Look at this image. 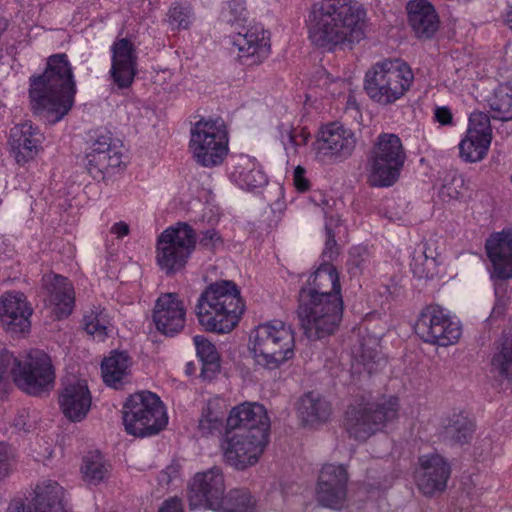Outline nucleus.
Wrapping results in <instances>:
<instances>
[{
    "label": "nucleus",
    "instance_id": "obj_32",
    "mask_svg": "<svg viewBox=\"0 0 512 512\" xmlns=\"http://www.w3.org/2000/svg\"><path fill=\"white\" fill-rule=\"evenodd\" d=\"M131 359L126 352L114 351L101 364L104 382L114 388H120L129 382Z\"/></svg>",
    "mask_w": 512,
    "mask_h": 512
},
{
    "label": "nucleus",
    "instance_id": "obj_36",
    "mask_svg": "<svg viewBox=\"0 0 512 512\" xmlns=\"http://www.w3.org/2000/svg\"><path fill=\"white\" fill-rule=\"evenodd\" d=\"M492 118L503 122L512 120V82L499 85L488 100Z\"/></svg>",
    "mask_w": 512,
    "mask_h": 512
},
{
    "label": "nucleus",
    "instance_id": "obj_20",
    "mask_svg": "<svg viewBox=\"0 0 512 512\" xmlns=\"http://www.w3.org/2000/svg\"><path fill=\"white\" fill-rule=\"evenodd\" d=\"M92 397L84 380L67 377L62 382L59 396L60 408L70 421H81L88 414Z\"/></svg>",
    "mask_w": 512,
    "mask_h": 512
},
{
    "label": "nucleus",
    "instance_id": "obj_46",
    "mask_svg": "<svg viewBox=\"0 0 512 512\" xmlns=\"http://www.w3.org/2000/svg\"><path fill=\"white\" fill-rule=\"evenodd\" d=\"M221 424L222 416L218 412L213 411L210 406L203 409L198 424L199 431L202 435H209L219 430Z\"/></svg>",
    "mask_w": 512,
    "mask_h": 512
},
{
    "label": "nucleus",
    "instance_id": "obj_49",
    "mask_svg": "<svg viewBox=\"0 0 512 512\" xmlns=\"http://www.w3.org/2000/svg\"><path fill=\"white\" fill-rule=\"evenodd\" d=\"M100 151H119L116 146L112 145L110 133H102L93 141L88 153H98Z\"/></svg>",
    "mask_w": 512,
    "mask_h": 512
},
{
    "label": "nucleus",
    "instance_id": "obj_15",
    "mask_svg": "<svg viewBox=\"0 0 512 512\" xmlns=\"http://www.w3.org/2000/svg\"><path fill=\"white\" fill-rule=\"evenodd\" d=\"M267 444L268 438L258 431L230 432L222 445L224 461L236 470H245L259 461Z\"/></svg>",
    "mask_w": 512,
    "mask_h": 512
},
{
    "label": "nucleus",
    "instance_id": "obj_59",
    "mask_svg": "<svg viewBox=\"0 0 512 512\" xmlns=\"http://www.w3.org/2000/svg\"><path fill=\"white\" fill-rule=\"evenodd\" d=\"M506 21H507V24L509 25L510 29L512 30V6L510 7L509 11L507 12Z\"/></svg>",
    "mask_w": 512,
    "mask_h": 512
},
{
    "label": "nucleus",
    "instance_id": "obj_34",
    "mask_svg": "<svg viewBox=\"0 0 512 512\" xmlns=\"http://www.w3.org/2000/svg\"><path fill=\"white\" fill-rule=\"evenodd\" d=\"M491 364L499 377L512 382V329L503 332Z\"/></svg>",
    "mask_w": 512,
    "mask_h": 512
},
{
    "label": "nucleus",
    "instance_id": "obj_40",
    "mask_svg": "<svg viewBox=\"0 0 512 512\" xmlns=\"http://www.w3.org/2000/svg\"><path fill=\"white\" fill-rule=\"evenodd\" d=\"M472 422L463 415H453L444 427V437L456 443L468 442L473 433Z\"/></svg>",
    "mask_w": 512,
    "mask_h": 512
},
{
    "label": "nucleus",
    "instance_id": "obj_41",
    "mask_svg": "<svg viewBox=\"0 0 512 512\" xmlns=\"http://www.w3.org/2000/svg\"><path fill=\"white\" fill-rule=\"evenodd\" d=\"M490 143L488 138H474L466 134L459 144L460 156L468 162L480 161L486 155Z\"/></svg>",
    "mask_w": 512,
    "mask_h": 512
},
{
    "label": "nucleus",
    "instance_id": "obj_61",
    "mask_svg": "<svg viewBox=\"0 0 512 512\" xmlns=\"http://www.w3.org/2000/svg\"><path fill=\"white\" fill-rule=\"evenodd\" d=\"M257 174H259V175H260V178H261L260 185H261L262 183H266V179L264 178V176H263V175H261V173H260V172H257Z\"/></svg>",
    "mask_w": 512,
    "mask_h": 512
},
{
    "label": "nucleus",
    "instance_id": "obj_13",
    "mask_svg": "<svg viewBox=\"0 0 512 512\" xmlns=\"http://www.w3.org/2000/svg\"><path fill=\"white\" fill-rule=\"evenodd\" d=\"M415 332L426 343L448 347L459 341L462 327L442 307L431 305L421 311Z\"/></svg>",
    "mask_w": 512,
    "mask_h": 512
},
{
    "label": "nucleus",
    "instance_id": "obj_7",
    "mask_svg": "<svg viewBox=\"0 0 512 512\" xmlns=\"http://www.w3.org/2000/svg\"><path fill=\"white\" fill-rule=\"evenodd\" d=\"M298 302L300 325L309 340L325 338L338 329L344 307L342 297L299 295Z\"/></svg>",
    "mask_w": 512,
    "mask_h": 512
},
{
    "label": "nucleus",
    "instance_id": "obj_37",
    "mask_svg": "<svg viewBox=\"0 0 512 512\" xmlns=\"http://www.w3.org/2000/svg\"><path fill=\"white\" fill-rule=\"evenodd\" d=\"M81 473L86 483L97 485L107 476L108 465L99 452H90L83 457Z\"/></svg>",
    "mask_w": 512,
    "mask_h": 512
},
{
    "label": "nucleus",
    "instance_id": "obj_44",
    "mask_svg": "<svg viewBox=\"0 0 512 512\" xmlns=\"http://www.w3.org/2000/svg\"><path fill=\"white\" fill-rule=\"evenodd\" d=\"M467 134L474 138H488L489 142H491L492 128L489 116L483 112L472 113L469 119Z\"/></svg>",
    "mask_w": 512,
    "mask_h": 512
},
{
    "label": "nucleus",
    "instance_id": "obj_6",
    "mask_svg": "<svg viewBox=\"0 0 512 512\" xmlns=\"http://www.w3.org/2000/svg\"><path fill=\"white\" fill-rule=\"evenodd\" d=\"M8 368L16 385L31 395H39L54 383L51 359L40 350H32L21 358L9 352L0 355V378Z\"/></svg>",
    "mask_w": 512,
    "mask_h": 512
},
{
    "label": "nucleus",
    "instance_id": "obj_1",
    "mask_svg": "<svg viewBox=\"0 0 512 512\" xmlns=\"http://www.w3.org/2000/svg\"><path fill=\"white\" fill-rule=\"evenodd\" d=\"M365 11L353 0H323L313 6L308 32L313 45L329 50L364 37Z\"/></svg>",
    "mask_w": 512,
    "mask_h": 512
},
{
    "label": "nucleus",
    "instance_id": "obj_16",
    "mask_svg": "<svg viewBox=\"0 0 512 512\" xmlns=\"http://www.w3.org/2000/svg\"><path fill=\"white\" fill-rule=\"evenodd\" d=\"M348 472L344 465H323L318 476L316 496L328 508L340 509L347 497Z\"/></svg>",
    "mask_w": 512,
    "mask_h": 512
},
{
    "label": "nucleus",
    "instance_id": "obj_11",
    "mask_svg": "<svg viewBox=\"0 0 512 512\" xmlns=\"http://www.w3.org/2000/svg\"><path fill=\"white\" fill-rule=\"evenodd\" d=\"M189 150L203 167L220 165L228 154V137L224 124L218 120H199L191 128Z\"/></svg>",
    "mask_w": 512,
    "mask_h": 512
},
{
    "label": "nucleus",
    "instance_id": "obj_52",
    "mask_svg": "<svg viewBox=\"0 0 512 512\" xmlns=\"http://www.w3.org/2000/svg\"><path fill=\"white\" fill-rule=\"evenodd\" d=\"M327 240L325 243V248L323 250V259L324 262L330 263L334 259V257L338 254L337 243L332 234L331 230L327 228Z\"/></svg>",
    "mask_w": 512,
    "mask_h": 512
},
{
    "label": "nucleus",
    "instance_id": "obj_2",
    "mask_svg": "<svg viewBox=\"0 0 512 512\" xmlns=\"http://www.w3.org/2000/svg\"><path fill=\"white\" fill-rule=\"evenodd\" d=\"M75 93L76 85L67 56L52 55L44 73L31 79V108L44 121L54 124L70 111Z\"/></svg>",
    "mask_w": 512,
    "mask_h": 512
},
{
    "label": "nucleus",
    "instance_id": "obj_38",
    "mask_svg": "<svg viewBox=\"0 0 512 512\" xmlns=\"http://www.w3.org/2000/svg\"><path fill=\"white\" fill-rule=\"evenodd\" d=\"M256 501L244 488L232 489L220 505V512H255Z\"/></svg>",
    "mask_w": 512,
    "mask_h": 512
},
{
    "label": "nucleus",
    "instance_id": "obj_22",
    "mask_svg": "<svg viewBox=\"0 0 512 512\" xmlns=\"http://www.w3.org/2000/svg\"><path fill=\"white\" fill-rule=\"evenodd\" d=\"M416 481L419 490L425 495L442 492L450 477V466L439 454H427L419 458Z\"/></svg>",
    "mask_w": 512,
    "mask_h": 512
},
{
    "label": "nucleus",
    "instance_id": "obj_57",
    "mask_svg": "<svg viewBox=\"0 0 512 512\" xmlns=\"http://www.w3.org/2000/svg\"><path fill=\"white\" fill-rule=\"evenodd\" d=\"M435 118L440 124L447 125L452 122V113L446 107H439L435 110Z\"/></svg>",
    "mask_w": 512,
    "mask_h": 512
},
{
    "label": "nucleus",
    "instance_id": "obj_54",
    "mask_svg": "<svg viewBox=\"0 0 512 512\" xmlns=\"http://www.w3.org/2000/svg\"><path fill=\"white\" fill-rule=\"evenodd\" d=\"M218 243L220 236L213 229L205 231L200 239V244L208 249H214Z\"/></svg>",
    "mask_w": 512,
    "mask_h": 512
},
{
    "label": "nucleus",
    "instance_id": "obj_42",
    "mask_svg": "<svg viewBox=\"0 0 512 512\" xmlns=\"http://www.w3.org/2000/svg\"><path fill=\"white\" fill-rule=\"evenodd\" d=\"M465 181L461 175L448 173L439 189V198L446 203L457 201L463 197Z\"/></svg>",
    "mask_w": 512,
    "mask_h": 512
},
{
    "label": "nucleus",
    "instance_id": "obj_27",
    "mask_svg": "<svg viewBox=\"0 0 512 512\" xmlns=\"http://www.w3.org/2000/svg\"><path fill=\"white\" fill-rule=\"evenodd\" d=\"M299 295L327 297L334 295L342 297L339 274L336 268L327 262L322 263L308 278L301 288Z\"/></svg>",
    "mask_w": 512,
    "mask_h": 512
},
{
    "label": "nucleus",
    "instance_id": "obj_10",
    "mask_svg": "<svg viewBox=\"0 0 512 512\" xmlns=\"http://www.w3.org/2000/svg\"><path fill=\"white\" fill-rule=\"evenodd\" d=\"M196 233L186 223L165 229L156 244V263L167 276L182 271L195 249Z\"/></svg>",
    "mask_w": 512,
    "mask_h": 512
},
{
    "label": "nucleus",
    "instance_id": "obj_33",
    "mask_svg": "<svg viewBox=\"0 0 512 512\" xmlns=\"http://www.w3.org/2000/svg\"><path fill=\"white\" fill-rule=\"evenodd\" d=\"M371 342V339L365 340L354 353L353 374L361 376L365 372L369 376L386 365V361L379 357L375 342L373 341V346H371Z\"/></svg>",
    "mask_w": 512,
    "mask_h": 512
},
{
    "label": "nucleus",
    "instance_id": "obj_23",
    "mask_svg": "<svg viewBox=\"0 0 512 512\" xmlns=\"http://www.w3.org/2000/svg\"><path fill=\"white\" fill-rule=\"evenodd\" d=\"M137 55L134 45L127 39H120L112 46V67L110 75L119 89L129 88L137 73Z\"/></svg>",
    "mask_w": 512,
    "mask_h": 512
},
{
    "label": "nucleus",
    "instance_id": "obj_12",
    "mask_svg": "<svg viewBox=\"0 0 512 512\" xmlns=\"http://www.w3.org/2000/svg\"><path fill=\"white\" fill-rule=\"evenodd\" d=\"M398 399L390 397L380 404L349 407L345 418V429L350 437L365 441L379 431L386 422L397 417Z\"/></svg>",
    "mask_w": 512,
    "mask_h": 512
},
{
    "label": "nucleus",
    "instance_id": "obj_30",
    "mask_svg": "<svg viewBox=\"0 0 512 512\" xmlns=\"http://www.w3.org/2000/svg\"><path fill=\"white\" fill-rule=\"evenodd\" d=\"M355 144L356 139L350 130L337 123H332L322 130L318 149L324 153L348 156L352 153Z\"/></svg>",
    "mask_w": 512,
    "mask_h": 512
},
{
    "label": "nucleus",
    "instance_id": "obj_18",
    "mask_svg": "<svg viewBox=\"0 0 512 512\" xmlns=\"http://www.w3.org/2000/svg\"><path fill=\"white\" fill-rule=\"evenodd\" d=\"M152 317L159 332L173 336L185 326L186 307L177 293H162L155 302Z\"/></svg>",
    "mask_w": 512,
    "mask_h": 512
},
{
    "label": "nucleus",
    "instance_id": "obj_45",
    "mask_svg": "<svg viewBox=\"0 0 512 512\" xmlns=\"http://www.w3.org/2000/svg\"><path fill=\"white\" fill-rule=\"evenodd\" d=\"M413 274L419 279H432L438 273L436 258L428 256L426 250L414 258L412 264Z\"/></svg>",
    "mask_w": 512,
    "mask_h": 512
},
{
    "label": "nucleus",
    "instance_id": "obj_25",
    "mask_svg": "<svg viewBox=\"0 0 512 512\" xmlns=\"http://www.w3.org/2000/svg\"><path fill=\"white\" fill-rule=\"evenodd\" d=\"M488 257L493 265L492 278L505 280L512 277V230H503L486 241Z\"/></svg>",
    "mask_w": 512,
    "mask_h": 512
},
{
    "label": "nucleus",
    "instance_id": "obj_19",
    "mask_svg": "<svg viewBox=\"0 0 512 512\" xmlns=\"http://www.w3.org/2000/svg\"><path fill=\"white\" fill-rule=\"evenodd\" d=\"M32 308L21 292H5L0 296V322L11 334L28 332Z\"/></svg>",
    "mask_w": 512,
    "mask_h": 512
},
{
    "label": "nucleus",
    "instance_id": "obj_39",
    "mask_svg": "<svg viewBox=\"0 0 512 512\" xmlns=\"http://www.w3.org/2000/svg\"><path fill=\"white\" fill-rule=\"evenodd\" d=\"M87 169L94 177L95 173H104L109 168H116L122 164V153L120 151H100L98 153H87Z\"/></svg>",
    "mask_w": 512,
    "mask_h": 512
},
{
    "label": "nucleus",
    "instance_id": "obj_5",
    "mask_svg": "<svg viewBox=\"0 0 512 512\" xmlns=\"http://www.w3.org/2000/svg\"><path fill=\"white\" fill-rule=\"evenodd\" d=\"M250 345L255 363L266 369H277L294 356L293 331L279 320L256 327L250 334Z\"/></svg>",
    "mask_w": 512,
    "mask_h": 512
},
{
    "label": "nucleus",
    "instance_id": "obj_55",
    "mask_svg": "<svg viewBox=\"0 0 512 512\" xmlns=\"http://www.w3.org/2000/svg\"><path fill=\"white\" fill-rule=\"evenodd\" d=\"M158 512H184L182 500L177 497L167 499L162 503Z\"/></svg>",
    "mask_w": 512,
    "mask_h": 512
},
{
    "label": "nucleus",
    "instance_id": "obj_35",
    "mask_svg": "<svg viewBox=\"0 0 512 512\" xmlns=\"http://www.w3.org/2000/svg\"><path fill=\"white\" fill-rule=\"evenodd\" d=\"M197 355L202 362L201 376L211 380L219 372L220 357L215 346L203 336H195Z\"/></svg>",
    "mask_w": 512,
    "mask_h": 512
},
{
    "label": "nucleus",
    "instance_id": "obj_48",
    "mask_svg": "<svg viewBox=\"0 0 512 512\" xmlns=\"http://www.w3.org/2000/svg\"><path fill=\"white\" fill-rule=\"evenodd\" d=\"M14 457L12 448L0 442V481L9 477L13 472Z\"/></svg>",
    "mask_w": 512,
    "mask_h": 512
},
{
    "label": "nucleus",
    "instance_id": "obj_43",
    "mask_svg": "<svg viewBox=\"0 0 512 512\" xmlns=\"http://www.w3.org/2000/svg\"><path fill=\"white\" fill-rule=\"evenodd\" d=\"M84 321L87 333L98 340H103L108 335L109 321L104 309L99 312H91L85 316Z\"/></svg>",
    "mask_w": 512,
    "mask_h": 512
},
{
    "label": "nucleus",
    "instance_id": "obj_53",
    "mask_svg": "<svg viewBox=\"0 0 512 512\" xmlns=\"http://www.w3.org/2000/svg\"><path fill=\"white\" fill-rule=\"evenodd\" d=\"M294 185L300 192H304L309 189V181L305 177L304 168L301 166H297L294 170Z\"/></svg>",
    "mask_w": 512,
    "mask_h": 512
},
{
    "label": "nucleus",
    "instance_id": "obj_21",
    "mask_svg": "<svg viewBox=\"0 0 512 512\" xmlns=\"http://www.w3.org/2000/svg\"><path fill=\"white\" fill-rule=\"evenodd\" d=\"M227 427L233 431L248 432L249 434L258 431L263 437L268 438L270 418L262 404L244 402L230 411Z\"/></svg>",
    "mask_w": 512,
    "mask_h": 512
},
{
    "label": "nucleus",
    "instance_id": "obj_58",
    "mask_svg": "<svg viewBox=\"0 0 512 512\" xmlns=\"http://www.w3.org/2000/svg\"><path fill=\"white\" fill-rule=\"evenodd\" d=\"M110 232L117 238L127 236L130 232V227L126 222L120 221L112 225Z\"/></svg>",
    "mask_w": 512,
    "mask_h": 512
},
{
    "label": "nucleus",
    "instance_id": "obj_62",
    "mask_svg": "<svg viewBox=\"0 0 512 512\" xmlns=\"http://www.w3.org/2000/svg\"><path fill=\"white\" fill-rule=\"evenodd\" d=\"M507 53H509V54L512 56V44H510V45L508 46V51H507Z\"/></svg>",
    "mask_w": 512,
    "mask_h": 512
},
{
    "label": "nucleus",
    "instance_id": "obj_3",
    "mask_svg": "<svg viewBox=\"0 0 512 512\" xmlns=\"http://www.w3.org/2000/svg\"><path fill=\"white\" fill-rule=\"evenodd\" d=\"M244 311L240 291L232 281L210 284L198 298L195 312L198 321L208 331L230 332Z\"/></svg>",
    "mask_w": 512,
    "mask_h": 512
},
{
    "label": "nucleus",
    "instance_id": "obj_29",
    "mask_svg": "<svg viewBox=\"0 0 512 512\" xmlns=\"http://www.w3.org/2000/svg\"><path fill=\"white\" fill-rule=\"evenodd\" d=\"M40 140L37 129L25 122L13 127L10 131L9 144L17 163H26L38 152Z\"/></svg>",
    "mask_w": 512,
    "mask_h": 512
},
{
    "label": "nucleus",
    "instance_id": "obj_4",
    "mask_svg": "<svg viewBox=\"0 0 512 512\" xmlns=\"http://www.w3.org/2000/svg\"><path fill=\"white\" fill-rule=\"evenodd\" d=\"M414 79L411 68L400 59H385L371 66L365 74L364 89L379 105H391L410 89Z\"/></svg>",
    "mask_w": 512,
    "mask_h": 512
},
{
    "label": "nucleus",
    "instance_id": "obj_51",
    "mask_svg": "<svg viewBox=\"0 0 512 512\" xmlns=\"http://www.w3.org/2000/svg\"><path fill=\"white\" fill-rule=\"evenodd\" d=\"M229 13L235 22H245L247 20V10L243 0H232L229 3Z\"/></svg>",
    "mask_w": 512,
    "mask_h": 512
},
{
    "label": "nucleus",
    "instance_id": "obj_8",
    "mask_svg": "<svg viewBox=\"0 0 512 512\" xmlns=\"http://www.w3.org/2000/svg\"><path fill=\"white\" fill-rule=\"evenodd\" d=\"M406 159L401 139L393 133H382L374 141L368 155L369 181L374 186L393 185Z\"/></svg>",
    "mask_w": 512,
    "mask_h": 512
},
{
    "label": "nucleus",
    "instance_id": "obj_9",
    "mask_svg": "<svg viewBox=\"0 0 512 512\" xmlns=\"http://www.w3.org/2000/svg\"><path fill=\"white\" fill-rule=\"evenodd\" d=\"M123 422L127 433L144 437L164 429L168 418L160 398L145 391L131 395L126 401Z\"/></svg>",
    "mask_w": 512,
    "mask_h": 512
},
{
    "label": "nucleus",
    "instance_id": "obj_28",
    "mask_svg": "<svg viewBox=\"0 0 512 512\" xmlns=\"http://www.w3.org/2000/svg\"><path fill=\"white\" fill-rule=\"evenodd\" d=\"M409 23L418 38H431L438 31L440 20L432 4L414 0L407 5Z\"/></svg>",
    "mask_w": 512,
    "mask_h": 512
},
{
    "label": "nucleus",
    "instance_id": "obj_50",
    "mask_svg": "<svg viewBox=\"0 0 512 512\" xmlns=\"http://www.w3.org/2000/svg\"><path fill=\"white\" fill-rule=\"evenodd\" d=\"M180 465L178 463H172L167 466L165 470L161 471L158 480L161 485H169L172 481L176 480L180 476Z\"/></svg>",
    "mask_w": 512,
    "mask_h": 512
},
{
    "label": "nucleus",
    "instance_id": "obj_14",
    "mask_svg": "<svg viewBox=\"0 0 512 512\" xmlns=\"http://www.w3.org/2000/svg\"><path fill=\"white\" fill-rule=\"evenodd\" d=\"M225 490V477L220 467L214 466L196 473L188 485L187 498L190 509L218 510L225 501Z\"/></svg>",
    "mask_w": 512,
    "mask_h": 512
},
{
    "label": "nucleus",
    "instance_id": "obj_56",
    "mask_svg": "<svg viewBox=\"0 0 512 512\" xmlns=\"http://www.w3.org/2000/svg\"><path fill=\"white\" fill-rule=\"evenodd\" d=\"M289 142L294 146L304 145L308 139V134L304 131L296 133V130L290 129L286 131Z\"/></svg>",
    "mask_w": 512,
    "mask_h": 512
},
{
    "label": "nucleus",
    "instance_id": "obj_17",
    "mask_svg": "<svg viewBox=\"0 0 512 512\" xmlns=\"http://www.w3.org/2000/svg\"><path fill=\"white\" fill-rule=\"evenodd\" d=\"M32 501L25 505L19 500L10 502L7 512H68L65 490L56 481L47 479L38 483Z\"/></svg>",
    "mask_w": 512,
    "mask_h": 512
},
{
    "label": "nucleus",
    "instance_id": "obj_60",
    "mask_svg": "<svg viewBox=\"0 0 512 512\" xmlns=\"http://www.w3.org/2000/svg\"><path fill=\"white\" fill-rule=\"evenodd\" d=\"M505 287L503 284H500L498 287H496V294H498L500 291H505Z\"/></svg>",
    "mask_w": 512,
    "mask_h": 512
},
{
    "label": "nucleus",
    "instance_id": "obj_24",
    "mask_svg": "<svg viewBox=\"0 0 512 512\" xmlns=\"http://www.w3.org/2000/svg\"><path fill=\"white\" fill-rule=\"evenodd\" d=\"M42 285L46 292L45 303L53 308L56 317L60 319L70 315L75 295L69 280L61 275L49 273L43 276Z\"/></svg>",
    "mask_w": 512,
    "mask_h": 512
},
{
    "label": "nucleus",
    "instance_id": "obj_26",
    "mask_svg": "<svg viewBox=\"0 0 512 512\" xmlns=\"http://www.w3.org/2000/svg\"><path fill=\"white\" fill-rule=\"evenodd\" d=\"M232 43L241 58H255L253 62L261 61L270 51L269 33L260 24L242 26L233 36Z\"/></svg>",
    "mask_w": 512,
    "mask_h": 512
},
{
    "label": "nucleus",
    "instance_id": "obj_31",
    "mask_svg": "<svg viewBox=\"0 0 512 512\" xmlns=\"http://www.w3.org/2000/svg\"><path fill=\"white\" fill-rule=\"evenodd\" d=\"M298 415L303 425L317 427L330 419L332 405L320 394L309 392L299 401Z\"/></svg>",
    "mask_w": 512,
    "mask_h": 512
},
{
    "label": "nucleus",
    "instance_id": "obj_47",
    "mask_svg": "<svg viewBox=\"0 0 512 512\" xmlns=\"http://www.w3.org/2000/svg\"><path fill=\"white\" fill-rule=\"evenodd\" d=\"M169 22L177 28L187 29L192 20V14L188 6L174 5L169 10Z\"/></svg>",
    "mask_w": 512,
    "mask_h": 512
}]
</instances>
